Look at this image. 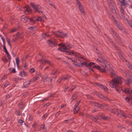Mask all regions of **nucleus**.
<instances>
[{"label":"nucleus","mask_w":132,"mask_h":132,"mask_svg":"<svg viewBox=\"0 0 132 132\" xmlns=\"http://www.w3.org/2000/svg\"><path fill=\"white\" fill-rule=\"evenodd\" d=\"M122 80V78L119 77L118 76L116 77H114L112 80L110 81L109 85L111 87L115 88L116 90L119 92H120V89L118 88L117 86L118 84L121 83Z\"/></svg>","instance_id":"obj_1"},{"label":"nucleus","mask_w":132,"mask_h":132,"mask_svg":"<svg viewBox=\"0 0 132 132\" xmlns=\"http://www.w3.org/2000/svg\"><path fill=\"white\" fill-rule=\"evenodd\" d=\"M58 46H60V47L58 48V49L61 51L66 52L67 54L72 55L74 54L73 51L71 52H69L68 50L72 47V45L70 44H65L64 43H61L58 44Z\"/></svg>","instance_id":"obj_2"},{"label":"nucleus","mask_w":132,"mask_h":132,"mask_svg":"<svg viewBox=\"0 0 132 132\" xmlns=\"http://www.w3.org/2000/svg\"><path fill=\"white\" fill-rule=\"evenodd\" d=\"M95 63L94 62H90L87 65V67H93L94 68H96L97 69L99 70L100 71L102 72L106 73L107 71L108 70V69L105 65H101L100 66L99 65H94Z\"/></svg>","instance_id":"obj_3"},{"label":"nucleus","mask_w":132,"mask_h":132,"mask_svg":"<svg viewBox=\"0 0 132 132\" xmlns=\"http://www.w3.org/2000/svg\"><path fill=\"white\" fill-rule=\"evenodd\" d=\"M119 0L121 3L120 6V13L121 15L123 16V14H125V7L129 5L128 2L127 1H125V0Z\"/></svg>","instance_id":"obj_4"},{"label":"nucleus","mask_w":132,"mask_h":132,"mask_svg":"<svg viewBox=\"0 0 132 132\" xmlns=\"http://www.w3.org/2000/svg\"><path fill=\"white\" fill-rule=\"evenodd\" d=\"M30 4L31 6L34 10L35 12H37L40 14L42 13V7L39 5H36L34 3L32 2H31Z\"/></svg>","instance_id":"obj_5"},{"label":"nucleus","mask_w":132,"mask_h":132,"mask_svg":"<svg viewBox=\"0 0 132 132\" xmlns=\"http://www.w3.org/2000/svg\"><path fill=\"white\" fill-rule=\"evenodd\" d=\"M98 56L100 59H97V61L101 63H104V64L102 65H105L106 67L108 68L106 66V65L108 64V63L106 60L105 59L103 55L101 53H100L99 55H98Z\"/></svg>","instance_id":"obj_6"},{"label":"nucleus","mask_w":132,"mask_h":132,"mask_svg":"<svg viewBox=\"0 0 132 132\" xmlns=\"http://www.w3.org/2000/svg\"><path fill=\"white\" fill-rule=\"evenodd\" d=\"M53 34L56 37L62 38H66L67 36V34L63 32L57 31L54 32Z\"/></svg>","instance_id":"obj_7"},{"label":"nucleus","mask_w":132,"mask_h":132,"mask_svg":"<svg viewBox=\"0 0 132 132\" xmlns=\"http://www.w3.org/2000/svg\"><path fill=\"white\" fill-rule=\"evenodd\" d=\"M22 21L24 23H26L28 20H29V21L30 22L32 23H35V20L31 18H29V17L28 16H24L22 15L21 18Z\"/></svg>","instance_id":"obj_8"},{"label":"nucleus","mask_w":132,"mask_h":132,"mask_svg":"<svg viewBox=\"0 0 132 132\" xmlns=\"http://www.w3.org/2000/svg\"><path fill=\"white\" fill-rule=\"evenodd\" d=\"M112 19L114 22V24L120 30H122V27L121 24H120V22L118 20L115 19L113 15H112Z\"/></svg>","instance_id":"obj_9"},{"label":"nucleus","mask_w":132,"mask_h":132,"mask_svg":"<svg viewBox=\"0 0 132 132\" xmlns=\"http://www.w3.org/2000/svg\"><path fill=\"white\" fill-rule=\"evenodd\" d=\"M89 102L90 104L93 105L94 106L97 107L98 108L104 107L105 106V105L102 104L97 102L90 101H89Z\"/></svg>","instance_id":"obj_10"},{"label":"nucleus","mask_w":132,"mask_h":132,"mask_svg":"<svg viewBox=\"0 0 132 132\" xmlns=\"http://www.w3.org/2000/svg\"><path fill=\"white\" fill-rule=\"evenodd\" d=\"M76 2L77 4L79 6V8L80 10V12L83 14H85V13L83 10L84 8L81 3H80L79 1L78 0H76Z\"/></svg>","instance_id":"obj_11"},{"label":"nucleus","mask_w":132,"mask_h":132,"mask_svg":"<svg viewBox=\"0 0 132 132\" xmlns=\"http://www.w3.org/2000/svg\"><path fill=\"white\" fill-rule=\"evenodd\" d=\"M95 85L97 86L101 89H103L106 92L108 91V89L106 86L98 83L95 82Z\"/></svg>","instance_id":"obj_12"},{"label":"nucleus","mask_w":132,"mask_h":132,"mask_svg":"<svg viewBox=\"0 0 132 132\" xmlns=\"http://www.w3.org/2000/svg\"><path fill=\"white\" fill-rule=\"evenodd\" d=\"M47 42L49 46L51 47L55 46L57 44L55 41L52 40H47Z\"/></svg>","instance_id":"obj_13"},{"label":"nucleus","mask_w":132,"mask_h":132,"mask_svg":"<svg viewBox=\"0 0 132 132\" xmlns=\"http://www.w3.org/2000/svg\"><path fill=\"white\" fill-rule=\"evenodd\" d=\"M122 92L128 94H132V89L130 88H122L121 89Z\"/></svg>","instance_id":"obj_14"},{"label":"nucleus","mask_w":132,"mask_h":132,"mask_svg":"<svg viewBox=\"0 0 132 132\" xmlns=\"http://www.w3.org/2000/svg\"><path fill=\"white\" fill-rule=\"evenodd\" d=\"M34 81L33 80H31L30 81H27L23 84V86L24 87L27 88L28 87L30 84V82H33Z\"/></svg>","instance_id":"obj_15"},{"label":"nucleus","mask_w":132,"mask_h":132,"mask_svg":"<svg viewBox=\"0 0 132 132\" xmlns=\"http://www.w3.org/2000/svg\"><path fill=\"white\" fill-rule=\"evenodd\" d=\"M114 47L116 49V50L118 51L117 52L119 55V56H122V52L120 49V48L116 45H115Z\"/></svg>","instance_id":"obj_16"},{"label":"nucleus","mask_w":132,"mask_h":132,"mask_svg":"<svg viewBox=\"0 0 132 132\" xmlns=\"http://www.w3.org/2000/svg\"><path fill=\"white\" fill-rule=\"evenodd\" d=\"M80 102V101H79V102H77L75 105L73 110V111H74L73 113L74 114H75L77 112L78 110H76V108L77 106L79 105Z\"/></svg>","instance_id":"obj_17"},{"label":"nucleus","mask_w":132,"mask_h":132,"mask_svg":"<svg viewBox=\"0 0 132 132\" xmlns=\"http://www.w3.org/2000/svg\"><path fill=\"white\" fill-rule=\"evenodd\" d=\"M87 62H86L83 61V62L80 63V64H78V63L74 64V65L77 67H82L83 65L86 66L87 64Z\"/></svg>","instance_id":"obj_18"},{"label":"nucleus","mask_w":132,"mask_h":132,"mask_svg":"<svg viewBox=\"0 0 132 132\" xmlns=\"http://www.w3.org/2000/svg\"><path fill=\"white\" fill-rule=\"evenodd\" d=\"M24 11L25 12H27V14H30L31 13V10L29 8H27L25 6L23 7Z\"/></svg>","instance_id":"obj_19"},{"label":"nucleus","mask_w":132,"mask_h":132,"mask_svg":"<svg viewBox=\"0 0 132 132\" xmlns=\"http://www.w3.org/2000/svg\"><path fill=\"white\" fill-rule=\"evenodd\" d=\"M27 75V73L24 71H21L19 74V75L22 77L26 76Z\"/></svg>","instance_id":"obj_20"},{"label":"nucleus","mask_w":132,"mask_h":132,"mask_svg":"<svg viewBox=\"0 0 132 132\" xmlns=\"http://www.w3.org/2000/svg\"><path fill=\"white\" fill-rule=\"evenodd\" d=\"M28 29L29 30H30L33 31H35L36 30L37 28V27L35 26L29 27L28 28Z\"/></svg>","instance_id":"obj_21"},{"label":"nucleus","mask_w":132,"mask_h":132,"mask_svg":"<svg viewBox=\"0 0 132 132\" xmlns=\"http://www.w3.org/2000/svg\"><path fill=\"white\" fill-rule=\"evenodd\" d=\"M114 37L116 39L119 44L121 43V42L120 39L119 38V36H118V34H117V35H116V36H114Z\"/></svg>","instance_id":"obj_22"},{"label":"nucleus","mask_w":132,"mask_h":132,"mask_svg":"<svg viewBox=\"0 0 132 132\" xmlns=\"http://www.w3.org/2000/svg\"><path fill=\"white\" fill-rule=\"evenodd\" d=\"M116 71H113V72H110V75L111 76V77H117V76L118 75H117L115 73Z\"/></svg>","instance_id":"obj_23"},{"label":"nucleus","mask_w":132,"mask_h":132,"mask_svg":"<svg viewBox=\"0 0 132 132\" xmlns=\"http://www.w3.org/2000/svg\"><path fill=\"white\" fill-rule=\"evenodd\" d=\"M132 82V81L130 79H128L126 81V83L128 86H129V84H131Z\"/></svg>","instance_id":"obj_24"},{"label":"nucleus","mask_w":132,"mask_h":132,"mask_svg":"<svg viewBox=\"0 0 132 132\" xmlns=\"http://www.w3.org/2000/svg\"><path fill=\"white\" fill-rule=\"evenodd\" d=\"M77 97V94H74L72 97V102L75 101Z\"/></svg>","instance_id":"obj_25"},{"label":"nucleus","mask_w":132,"mask_h":132,"mask_svg":"<svg viewBox=\"0 0 132 132\" xmlns=\"http://www.w3.org/2000/svg\"><path fill=\"white\" fill-rule=\"evenodd\" d=\"M44 62H45V64L46 63H47L49 65L51 66H52V64L51 63L50 61L48 60H44Z\"/></svg>","instance_id":"obj_26"},{"label":"nucleus","mask_w":132,"mask_h":132,"mask_svg":"<svg viewBox=\"0 0 132 132\" xmlns=\"http://www.w3.org/2000/svg\"><path fill=\"white\" fill-rule=\"evenodd\" d=\"M9 70L11 73H15L16 72L15 69L14 68H10L9 69Z\"/></svg>","instance_id":"obj_27"},{"label":"nucleus","mask_w":132,"mask_h":132,"mask_svg":"<svg viewBox=\"0 0 132 132\" xmlns=\"http://www.w3.org/2000/svg\"><path fill=\"white\" fill-rule=\"evenodd\" d=\"M70 78V77L69 76L67 75L66 76L64 77H62L61 79V80H68Z\"/></svg>","instance_id":"obj_28"},{"label":"nucleus","mask_w":132,"mask_h":132,"mask_svg":"<svg viewBox=\"0 0 132 132\" xmlns=\"http://www.w3.org/2000/svg\"><path fill=\"white\" fill-rule=\"evenodd\" d=\"M59 73L57 70H54L51 73V75H53L58 73Z\"/></svg>","instance_id":"obj_29"},{"label":"nucleus","mask_w":132,"mask_h":132,"mask_svg":"<svg viewBox=\"0 0 132 132\" xmlns=\"http://www.w3.org/2000/svg\"><path fill=\"white\" fill-rule=\"evenodd\" d=\"M111 32H112V34L113 35L114 37V36H116V35H117V33L113 29H112L111 30Z\"/></svg>","instance_id":"obj_30"},{"label":"nucleus","mask_w":132,"mask_h":132,"mask_svg":"<svg viewBox=\"0 0 132 132\" xmlns=\"http://www.w3.org/2000/svg\"><path fill=\"white\" fill-rule=\"evenodd\" d=\"M22 113L19 111L18 110H16L15 111V114L17 116H20L21 115Z\"/></svg>","instance_id":"obj_31"},{"label":"nucleus","mask_w":132,"mask_h":132,"mask_svg":"<svg viewBox=\"0 0 132 132\" xmlns=\"http://www.w3.org/2000/svg\"><path fill=\"white\" fill-rule=\"evenodd\" d=\"M16 63L17 67L19 66V64L20 63V61L18 57H17L16 59Z\"/></svg>","instance_id":"obj_32"},{"label":"nucleus","mask_w":132,"mask_h":132,"mask_svg":"<svg viewBox=\"0 0 132 132\" xmlns=\"http://www.w3.org/2000/svg\"><path fill=\"white\" fill-rule=\"evenodd\" d=\"M115 13L116 14V15L118 19L120 20L121 19V17L119 14L118 13H117L116 12H115Z\"/></svg>","instance_id":"obj_33"},{"label":"nucleus","mask_w":132,"mask_h":132,"mask_svg":"<svg viewBox=\"0 0 132 132\" xmlns=\"http://www.w3.org/2000/svg\"><path fill=\"white\" fill-rule=\"evenodd\" d=\"M119 115V114H120V116H125V114H124V113L123 112V111H120V112L119 113H118V112H116Z\"/></svg>","instance_id":"obj_34"},{"label":"nucleus","mask_w":132,"mask_h":132,"mask_svg":"<svg viewBox=\"0 0 132 132\" xmlns=\"http://www.w3.org/2000/svg\"><path fill=\"white\" fill-rule=\"evenodd\" d=\"M42 36L44 38L48 37H49V35H47V34L46 33H44L42 34Z\"/></svg>","instance_id":"obj_35"},{"label":"nucleus","mask_w":132,"mask_h":132,"mask_svg":"<svg viewBox=\"0 0 132 132\" xmlns=\"http://www.w3.org/2000/svg\"><path fill=\"white\" fill-rule=\"evenodd\" d=\"M3 49L4 50V52L6 53L8 52L6 47L5 44H3Z\"/></svg>","instance_id":"obj_36"},{"label":"nucleus","mask_w":132,"mask_h":132,"mask_svg":"<svg viewBox=\"0 0 132 132\" xmlns=\"http://www.w3.org/2000/svg\"><path fill=\"white\" fill-rule=\"evenodd\" d=\"M11 96L10 94H7L5 96V98L6 100H7Z\"/></svg>","instance_id":"obj_37"},{"label":"nucleus","mask_w":132,"mask_h":132,"mask_svg":"<svg viewBox=\"0 0 132 132\" xmlns=\"http://www.w3.org/2000/svg\"><path fill=\"white\" fill-rule=\"evenodd\" d=\"M30 72L31 73L34 72L35 71V70L34 68H32L30 69Z\"/></svg>","instance_id":"obj_38"},{"label":"nucleus","mask_w":132,"mask_h":132,"mask_svg":"<svg viewBox=\"0 0 132 132\" xmlns=\"http://www.w3.org/2000/svg\"><path fill=\"white\" fill-rule=\"evenodd\" d=\"M42 64H45L44 62V60L39 59L38 60Z\"/></svg>","instance_id":"obj_39"},{"label":"nucleus","mask_w":132,"mask_h":132,"mask_svg":"<svg viewBox=\"0 0 132 132\" xmlns=\"http://www.w3.org/2000/svg\"><path fill=\"white\" fill-rule=\"evenodd\" d=\"M131 99L130 98V96H129V98L128 97H126L125 98V100L128 102L129 103Z\"/></svg>","instance_id":"obj_40"},{"label":"nucleus","mask_w":132,"mask_h":132,"mask_svg":"<svg viewBox=\"0 0 132 132\" xmlns=\"http://www.w3.org/2000/svg\"><path fill=\"white\" fill-rule=\"evenodd\" d=\"M6 54H7V58L9 60H10L11 59V56L9 54V52L7 53H6Z\"/></svg>","instance_id":"obj_41"},{"label":"nucleus","mask_w":132,"mask_h":132,"mask_svg":"<svg viewBox=\"0 0 132 132\" xmlns=\"http://www.w3.org/2000/svg\"><path fill=\"white\" fill-rule=\"evenodd\" d=\"M98 96L100 98H101L103 99V98H104V96L103 95H102V94H98Z\"/></svg>","instance_id":"obj_42"},{"label":"nucleus","mask_w":132,"mask_h":132,"mask_svg":"<svg viewBox=\"0 0 132 132\" xmlns=\"http://www.w3.org/2000/svg\"><path fill=\"white\" fill-rule=\"evenodd\" d=\"M7 41L8 44L10 45V47H12V45L10 43V40L9 39H8L7 40Z\"/></svg>","instance_id":"obj_43"},{"label":"nucleus","mask_w":132,"mask_h":132,"mask_svg":"<svg viewBox=\"0 0 132 132\" xmlns=\"http://www.w3.org/2000/svg\"><path fill=\"white\" fill-rule=\"evenodd\" d=\"M128 23L129 25L132 28V22L131 21H129L128 22Z\"/></svg>","instance_id":"obj_44"},{"label":"nucleus","mask_w":132,"mask_h":132,"mask_svg":"<svg viewBox=\"0 0 132 132\" xmlns=\"http://www.w3.org/2000/svg\"><path fill=\"white\" fill-rule=\"evenodd\" d=\"M65 106V105H63L61 106H60L59 107V108L60 109H63V108H64Z\"/></svg>","instance_id":"obj_45"},{"label":"nucleus","mask_w":132,"mask_h":132,"mask_svg":"<svg viewBox=\"0 0 132 132\" xmlns=\"http://www.w3.org/2000/svg\"><path fill=\"white\" fill-rule=\"evenodd\" d=\"M35 20V21H40L42 20L41 18L40 17H38V18H37V19H36V20Z\"/></svg>","instance_id":"obj_46"},{"label":"nucleus","mask_w":132,"mask_h":132,"mask_svg":"<svg viewBox=\"0 0 132 132\" xmlns=\"http://www.w3.org/2000/svg\"><path fill=\"white\" fill-rule=\"evenodd\" d=\"M109 70L110 71V72L115 71L112 67H110L109 68Z\"/></svg>","instance_id":"obj_47"},{"label":"nucleus","mask_w":132,"mask_h":132,"mask_svg":"<svg viewBox=\"0 0 132 132\" xmlns=\"http://www.w3.org/2000/svg\"><path fill=\"white\" fill-rule=\"evenodd\" d=\"M25 107V106L24 105H22L21 106H20V107L19 108V110H21L23 108H24Z\"/></svg>","instance_id":"obj_48"},{"label":"nucleus","mask_w":132,"mask_h":132,"mask_svg":"<svg viewBox=\"0 0 132 132\" xmlns=\"http://www.w3.org/2000/svg\"><path fill=\"white\" fill-rule=\"evenodd\" d=\"M103 99L105 100H108L109 101L110 100V99L108 97L106 96H104V98Z\"/></svg>","instance_id":"obj_49"},{"label":"nucleus","mask_w":132,"mask_h":132,"mask_svg":"<svg viewBox=\"0 0 132 132\" xmlns=\"http://www.w3.org/2000/svg\"><path fill=\"white\" fill-rule=\"evenodd\" d=\"M76 87H72L71 88L69 89V91H71V92Z\"/></svg>","instance_id":"obj_50"},{"label":"nucleus","mask_w":132,"mask_h":132,"mask_svg":"<svg viewBox=\"0 0 132 132\" xmlns=\"http://www.w3.org/2000/svg\"><path fill=\"white\" fill-rule=\"evenodd\" d=\"M87 98L91 99H92L93 98V97L92 96L89 95L87 96Z\"/></svg>","instance_id":"obj_51"},{"label":"nucleus","mask_w":132,"mask_h":132,"mask_svg":"<svg viewBox=\"0 0 132 132\" xmlns=\"http://www.w3.org/2000/svg\"><path fill=\"white\" fill-rule=\"evenodd\" d=\"M95 49L97 51H96V52L97 53L98 55H99L100 54V53H101V52H100V51L98 50L97 48H96Z\"/></svg>","instance_id":"obj_52"},{"label":"nucleus","mask_w":132,"mask_h":132,"mask_svg":"<svg viewBox=\"0 0 132 132\" xmlns=\"http://www.w3.org/2000/svg\"><path fill=\"white\" fill-rule=\"evenodd\" d=\"M124 14H123V16H122V17L124 19L125 21L127 20V17H125L124 16Z\"/></svg>","instance_id":"obj_53"},{"label":"nucleus","mask_w":132,"mask_h":132,"mask_svg":"<svg viewBox=\"0 0 132 132\" xmlns=\"http://www.w3.org/2000/svg\"><path fill=\"white\" fill-rule=\"evenodd\" d=\"M128 67L129 68L132 70V65L131 64H129L128 65Z\"/></svg>","instance_id":"obj_54"},{"label":"nucleus","mask_w":132,"mask_h":132,"mask_svg":"<svg viewBox=\"0 0 132 132\" xmlns=\"http://www.w3.org/2000/svg\"><path fill=\"white\" fill-rule=\"evenodd\" d=\"M24 105V104H23L22 102H21L18 103V106H21V105Z\"/></svg>","instance_id":"obj_55"},{"label":"nucleus","mask_w":132,"mask_h":132,"mask_svg":"<svg viewBox=\"0 0 132 132\" xmlns=\"http://www.w3.org/2000/svg\"><path fill=\"white\" fill-rule=\"evenodd\" d=\"M62 62H65V64H67L68 65H69V63L68 61H64L63 60L62 61Z\"/></svg>","instance_id":"obj_56"},{"label":"nucleus","mask_w":132,"mask_h":132,"mask_svg":"<svg viewBox=\"0 0 132 132\" xmlns=\"http://www.w3.org/2000/svg\"><path fill=\"white\" fill-rule=\"evenodd\" d=\"M23 122V121L21 119H20L19 120V122L20 124H21Z\"/></svg>","instance_id":"obj_57"},{"label":"nucleus","mask_w":132,"mask_h":132,"mask_svg":"<svg viewBox=\"0 0 132 132\" xmlns=\"http://www.w3.org/2000/svg\"><path fill=\"white\" fill-rule=\"evenodd\" d=\"M50 105V103H47L46 104L44 105V106L45 107H47V106H48Z\"/></svg>","instance_id":"obj_58"},{"label":"nucleus","mask_w":132,"mask_h":132,"mask_svg":"<svg viewBox=\"0 0 132 132\" xmlns=\"http://www.w3.org/2000/svg\"><path fill=\"white\" fill-rule=\"evenodd\" d=\"M79 55H80L79 54ZM78 56L79 57V58H80L84 60H85V59L83 56H82L81 55H79V56Z\"/></svg>","instance_id":"obj_59"},{"label":"nucleus","mask_w":132,"mask_h":132,"mask_svg":"<svg viewBox=\"0 0 132 132\" xmlns=\"http://www.w3.org/2000/svg\"><path fill=\"white\" fill-rule=\"evenodd\" d=\"M7 78V77L6 75L4 76V77L1 78V80L5 79H6V78Z\"/></svg>","instance_id":"obj_60"},{"label":"nucleus","mask_w":132,"mask_h":132,"mask_svg":"<svg viewBox=\"0 0 132 132\" xmlns=\"http://www.w3.org/2000/svg\"><path fill=\"white\" fill-rule=\"evenodd\" d=\"M16 30V29H13L11 30V32H14Z\"/></svg>","instance_id":"obj_61"},{"label":"nucleus","mask_w":132,"mask_h":132,"mask_svg":"<svg viewBox=\"0 0 132 132\" xmlns=\"http://www.w3.org/2000/svg\"><path fill=\"white\" fill-rule=\"evenodd\" d=\"M2 40L3 42V44H5V38H4L3 37H2Z\"/></svg>","instance_id":"obj_62"},{"label":"nucleus","mask_w":132,"mask_h":132,"mask_svg":"<svg viewBox=\"0 0 132 132\" xmlns=\"http://www.w3.org/2000/svg\"><path fill=\"white\" fill-rule=\"evenodd\" d=\"M7 28V26L6 25H5L3 28V30H4V29H6Z\"/></svg>","instance_id":"obj_63"},{"label":"nucleus","mask_w":132,"mask_h":132,"mask_svg":"<svg viewBox=\"0 0 132 132\" xmlns=\"http://www.w3.org/2000/svg\"><path fill=\"white\" fill-rule=\"evenodd\" d=\"M44 127V125H42L40 126V128L41 129H45V128Z\"/></svg>","instance_id":"obj_64"}]
</instances>
